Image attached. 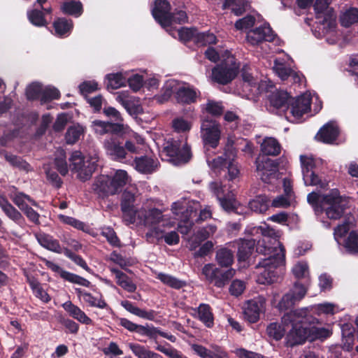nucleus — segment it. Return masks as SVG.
<instances>
[{"label":"nucleus","instance_id":"f257e3e1","mask_svg":"<svg viewBox=\"0 0 358 358\" xmlns=\"http://www.w3.org/2000/svg\"><path fill=\"white\" fill-rule=\"evenodd\" d=\"M309 308H302L285 313L282 317V323L285 327L291 326L287 335L288 345L293 346L302 344L306 339L324 340L331 335L328 328L313 327H308V315Z\"/></svg>","mask_w":358,"mask_h":358},{"label":"nucleus","instance_id":"f03ea898","mask_svg":"<svg viewBox=\"0 0 358 358\" xmlns=\"http://www.w3.org/2000/svg\"><path fill=\"white\" fill-rule=\"evenodd\" d=\"M267 258L262 259L257 266V278L259 284L270 285L278 282L285 261V251L280 241H273V248Z\"/></svg>","mask_w":358,"mask_h":358},{"label":"nucleus","instance_id":"7ed1b4c3","mask_svg":"<svg viewBox=\"0 0 358 358\" xmlns=\"http://www.w3.org/2000/svg\"><path fill=\"white\" fill-rule=\"evenodd\" d=\"M329 4V0H315L313 7L317 25L312 31L315 37L325 38L329 43L333 44L337 40L336 15Z\"/></svg>","mask_w":358,"mask_h":358},{"label":"nucleus","instance_id":"20e7f679","mask_svg":"<svg viewBox=\"0 0 358 358\" xmlns=\"http://www.w3.org/2000/svg\"><path fill=\"white\" fill-rule=\"evenodd\" d=\"M136 222L143 224L150 228L146 233V237L155 238L157 241L163 237L164 231L162 227H173L175 220H170L166 215H162L161 210L150 207L148 203L143 204L142 208L137 210Z\"/></svg>","mask_w":358,"mask_h":358},{"label":"nucleus","instance_id":"39448f33","mask_svg":"<svg viewBox=\"0 0 358 358\" xmlns=\"http://www.w3.org/2000/svg\"><path fill=\"white\" fill-rule=\"evenodd\" d=\"M130 180L126 171L116 170L111 176L101 175L93 184V189L99 196L117 194Z\"/></svg>","mask_w":358,"mask_h":358},{"label":"nucleus","instance_id":"423d86ee","mask_svg":"<svg viewBox=\"0 0 358 358\" xmlns=\"http://www.w3.org/2000/svg\"><path fill=\"white\" fill-rule=\"evenodd\" d=\"M200 208V204L193 200L181 199L172 205V212L176 215L175 220H180L178 224L180 232L187 234L193 224V217L196 215V211Z\"/></svg>","mask_w":358,"mask_h":358},{"label":"nucleus","instance_id":"0eeeda50","mask_svg":"<svg viewBox=\"0 0 358 358\" xmlns=\"http://www.w3.org/2000/svg\"><path fill=\"white\" fill-rule=\"evenodd\" d=\"M162 160H166L175 165L187 162L192 157V152L186 139L167 141L160 152Z\"/></svg>","mask_w":358,"mask_h":358},{"label":"nucleus","instance_id":"6e6552de","mask_svg":"<svg viewBox=\"0 0 358 358\" xmlns=\"http://www.w3.org/2000/svg\"><path fill=\"white\" fill-rule=\"evenodd\" d=\"M245 234L251 236H262L257 241V251L262 254H270L273 248V241H279L280 234L268 225L256 227L253 224L247 226Z\"/></svg>","mask_w":358,"mask_h":358},{"label":"nucleus","instance_id":"1a4fd4ad","mask_svg":"<svg viewBox=\"0 0 358 358\" xmlns=\"http://www.w3.org/2000/svg\"><path fill=\"white\" fill-rule=\"evenodd\" d=\"M70 167L73 172L81 180H88L97 166L98 156L94 154L92 156L85 157L83 154L76 150L69 157Z\"/></svg>","mask_w":358,"mask_h":358},{"label":"nucleus","instance_id":"9d476101","mask_svg":"<svg viewBox=\"0 0 358 358\" xmlns=\"http://www.w3.org/2000/svg\"><path fill=\"white\" fill-rule=\"evenodd\" d=\"M220 65L212 70L211 79L219 84L225 85L231 82L237 75L238 65L234 57L226 50L222 55Z\"/></svg>","mask_w":358,"mask_h":358},{"label":"nucleus","instance_id":"9b49d317","mask_svg":"<svg viewBox=\"0 0 358 358\" xmlns=\"http://www.w3.org/2000/svg\"><path fill=\"white\" fill-rule=\"evenodd\" d=\"M348 204V201L340 196L337 189H332L323 197L322 209L328 218L337 220L343 215Z\"/></svg>","mask_w":358,"mask_h":358},{"label":"nucleus","instance_id":"f8f14e48","mask_svg":"<svg viewBox=\"0 0 358 358\" xmlns=\"http://www.w3.org/2000/svg\"><path fill=\"white\" fill-rule=\"evenodd\" d=\"M201 273L209 283L218 288H222L235 275L236 271L234 268L224 271L213 264H207L202 268Z\"/></svg>","mask_w":358,"mask_h":358},{"label":"nucleus","instance_id":"ddd939ff","mask_svg":"<svg viewBox=\"0 0 358 358\" xmlns=\"http://www.w3.org/2000/svg\"><path fill=\"white\" fill-rule=\"evenodd\" d=\"M210 189L217 196L221 207L226 211H234L238 214H243L244 211L238 201L234 199L232 192L225 194L224 187L220 182H212L209 185Z\"/></svg>","mask_w":358,"mask_h":358},{"label":"nucleus","instance_id":"4468645a","mask_svg":"<svg viewBox=\"0 0 358 358\" xmlns=\"http://www.w3.org/2000/svg\"><path fill=\"white\" fill-rule=\"evenodd\" d=\"M306 294V287L302 284L296 282L289 292L285 294L276 305L275 303L278 294L276 292H273L271 294V303L280 310H287L294 306L296 302L301 300Z\"/></svg>","mask_w":358,"mask_h":358},{"label":"nucleus","instance_id":"2eb2a0df","mask_svg":"<svg viewBox=\"0 0 358 358\" xmlns=\"http://www.w3.org/2000/svg\"><path fill=\"white\" fill-rule=\"evenodd\" d=\"M311 95L306 92L301 96L293 99L290 96L289 108L285 113L286 117L292 122L299 120L310 109Z\"/></svg>","mask_w":358,"mask_h":358},{"label":"nucleus","instance_id":"dca6fc26","mask_svg":"<svg viewBox=\"0 0 358 358\" xmlns=\"http://www.w3.org/2000/svg\"><path fill=\"white\" fill-rule=\"evenodd\" d=\"M201 138L205 146L215 148L221 137L220 124L213 119H205L201 124Z\"/></svg>","mask_w":358,"mask_h":358},{"label":"nucleus","instance_id":"f3484780","mask_svg":"<svg viewBox=\"0 0 358 358\" xmlns=\"http://www.w3.org/2000/svg\"><path fill=\"white\" fill-rule=\"evenodd\" d=\"M26 95L28 99H39L41 104H43L52 99H58L59 92L53 87H43L40 83H33L27 87Z\"/></svg>","mask_w":358,"mask_h":358},{"label":"nucleus","instance_id":"a211bd4d","mask_svg":"<svg viewBox=\"0 0 358 358\" xmlns=\"http://www.w3.org/2000/svg\"><path fill=\"white\" fill-rule=\"evenodd\" d=\"M258 176L265 183L275 184L278 181L277 165L275 162L265 156H259L256 160Z\"/></svg>","mask_w":358,"mask_h":358},{"label":"nucleus","instance_id":"6ab92c4d","mask_svg":"<svg viewBox=\"0 0 358 358\" xmlns=\"http://www.w3.org/2000/svg\"><path fill=\"white\" fill-rule=\"evenodd\" d=\"M136 189L134 187H127L123 192L121 201V210L123 220L127 224H133L136 221L137 210L134 209Z\"/></svg>","mask_w":358,"mask_h":358},{"label":"nucleus","instance_id":"aec40b11","mask_svg":"<svg viewBox=\"0 0 358 358\" xmlns=\"http://www.w3.org/2000/svg\"><path fill=\"white\" fill-rule=\"evenodd\" d=\"M290 60L291 59L288 56L283 59H275L273 70L282 80H286L290 78L293 83H301L303 77L300 73L296 72L291 68L289 64Z\"/></svg>","mask_w":358,"mask_h":358},{"label":"nucleus","instance_id":"412c9836","mask_svg":"<svg viewBox=\"0 0 358 358\" xmlns=\"http://www.w3.org/2000/svg\"><path fill=\"white\" fill-rule=\"evenodd\" d=\"M243 92L248 99L256 100V96L263 91L264 83L255 78L252 73L244 69L242 72Z\"/></svg>","mask_w":358,"mask_h":358},{"label":"nucleus","instance_id":"4be33fe9","mask_svg":"<svg viewBox=\"0 0 358 358\" xmlns=\"http://www.w3.org/2000/svg\"><path fill=\"white\" fill-rule=\"evenodd\" d=\"M274 38L275 34L266 23L250 30L246 36L248 43L252 45H257L263 41H273Z\"/></svg>","mask_w":358,"mask_h":358},{"label":"nucleus","instance_id":"5701e85b","mask_svg":"<svg viewBox=\"0 0 358 358\" xmlns=\"http://www.w3.org/2000/svg\"><path fill=\"white\" fill-rule=\"evenodd\" d=\"M266 299L262 296H258L248 301L244 307V317L251 323L256 322L262 313L265 310Z\"/></svg>","mask_w":358,"mask_h":358},{"label":"nucleus","instance_id":"b1692460","mask_svg":"<svg viewBox=\"0 0 358 358\" xmlns=\"http://www.w3.org/2000/svg\"><path fill=\"white\" fill-rule=\"evenodd\" d=\"M169 10L170 4L166 0H156L152 9L154 18L165 30H169V25L172 23Z\"/></svg>","mask_w":358,"mask_h":358},{"label":"nucleus","instance_id":"393cba45","mask_svg":"<svg viewBox=\"0 0 358 358\" xmlns=\"http://www.w3.org/2000/svg\"><path fill=\"white\" fill-rule=\"evenodd\" d=\"M234 143V138L231 136H229L227 139V143L225 147V155H226V161L227 165L226 168L228 170V178L229 180H234L238 177L240 174V170L235 162L236 158V150L233 148V145Z\"/></svg>","mask_w":358,"mask_h":358},{"label":"nucleus","instance_id":"a878e982","mask_svg":"<svg viewBox=\"0 0 358 358\" xmlns=\"http://www.w3.org/2000/svg\"><path fill=\"white\" fill-rule=\"evenodd\" d=\"M103 148L112 159L122 162L127 158V152L121 143L115 138H108L104 140Z\"/></svg>","mask_w":358,"mask_h":358},{"label":"nucleus","instance_id":"bb28decb","mask_svg":"<svg viewBox=\"0 0 358 358\" xmlns=\"http://www.w3.org/2000/svg\"><path fill=\"white\" fill-rule=\"evenodd\" d=\"M200 92L188 83H182L179 87L176 99L178 103L189 104L196 101Z\"/></svg>","mask_w":358,"mask_h":358},{"label":"nucleus","instance_id":"cd10ccee","mask_svg":"<svg viewBox=\"0 0 358 358\" xmlns=\"http://www.w3.org/2000/svg\"><path fill=\"white\" fill-rule=\"evenodd\" d=\"M269 102L273 108L286 113L290 102V96L286 91H276L269 96Z\"/></svg>","mask_w":358,"mask_h":358},{"label":"nucleus","instance_id":"c85d7f7f","mask_svg":"<svg viewBox=\"0 0 358 358\" xmlns=\"http://www.w3.org/2000/svg\"><path fill=\"white\" fill-rule=\"evenodd\" d=\"M338 135V129L335 122H330L325 124L317 134V140L326 143H333Z\"/></svg>","mask_w":358,"mask_h":358},{"label":"nucleus","instance_id":"c756f323","mask_svg":"<svg viewBox=\"0 0 358 358\" xmlns=\"http://www.w3.org/2000/svg\"><path fill=\"white\" fill-rule=\"evenodd\" d=\"M134 166L136 171L143 173H150L158 166V161L149 157H141L135 159Z\"/></svg>","mask_w":358,"mask_h":358},{"label":"nucleus","instance_id":"7c9ffc66","mask_svg":"<svg viewBox=\"0 0 358 358\" xmlns=\"http://www.w3.org/2000/svg\"><path fill=\"white\" fill-rule=\"evenodd\" d=\"M110 133L118 134L120 136H129L134 138L138 144H142L144 143V138H143L137 133L133 131L127 125L110 122Z\"/></svg>","mask_w":358,"mask_h":358},{"label":"nucleus","instance_id":"2f4dec72","mask_svg":"<svg viewBox=\"0 0 358 358\" xmlns=\"http://www.w3.org/2000/svg\"><path fill=\"white\" fill-rule=\"evenodd\" d=\"M110 271L114 275L116 282L119 286L129 292H135L136 289V285L124 273L115 268H111Z\"/></svg>","mask_w":358,"mask_h":358},{"label":"nucleus","instance_id":"473e14b6","mask_svg":"<svg viewBox=\"0 0 358 358\" xmlns=\"http://www.w3.org/2000/svg\"><path fill=\"white\" fill-rule=\"evenodd\" d=\"M36 237L42 247L57 253L62 252V249L58 241L53 238L52 236L46 234L40 233L37 234Z\"/></svg>","mask_w":358,"mask_h":358},{"label":"nucleus","instance_id":"72a5a7b5","mask_svg":"<svg viewBox=\"0 0 358 358\" xmlns=\"http://www.w3.org/2000/svg\"><path fill=\"white\" fill-rule=\"evenodd\" d=\"M255 239H242L237 242L238 244V258L239 261H245L252 254L255 245Z\"/></svg>","mask_w":358,"mask_h":358},{"label":"nucleus","instance_id":"f704fd0d","mask_svg":"<svg viewBox=\"0 0 358 358\" xmlns=\"http://www.w3.org/2000/svg\"><path fill=\"white\" fill-rule=\"evenodd\" d=\"M76 292L80 298L92 307L104 308L106 307V303L102 299L101 295L99 297L93 296L90 293L85 292L80 288L76 289Z\"/></svg>","mask_w":358,"mask_h":358},{"label":"nucleus","instance_id":"c9c22d12","mask_svg":"<svg viewBox=\"0 0 358 358\" xmlns=\"http://www.w3.org/2000/svg\"><path fill=\"white\" fill-rule=\"evenodd\" d=\"M127 73H110L106 76V83L107 88L117 90L126 86Z\"/></svg>","mask_w":358,"mask_h":358},{"label":"nucleus","instance_id":"e433bc0d","mask_svg":"<svg viewBox=\"0 0 358 358\" xmlns=\"http://www.w3.org/2000/svg\"><path fill=\"white\" fill-rule=\"evenodd\" d=\"M192 349L194 350V352L195 353H196L199 356H200L202 358H227V352L220 348L216 349L215 352H211L202 345H197V344H193L192 345Z\"/></svg>","mask_w":358,"mask_h":358},{"label":"nucleus","instance_id":"4c0bfd02","mask_svg":"<svg viewBox=\"0 0 358 358\" xmlns=\"http://www.w3.org/2000/svg\"><path fill=\"white\" fill-rule=\"evenodd\" d=\"M182 82H179L174 79H170L166 81L162 87V94L158 98L159 102H163L168 100L173 93L177 94L179 91V87L182 85Z\"/></svg>","mask_w":358,"mask_h":358},{"label":"nucleus","instance_id":"58836bf2","mask_svg":"<svg viewBox=\"0 0 358 358\" xmlns=\"http://www.w3.org/2000/svg\"><path fill=\"white\" fill-rule=\"evenodd\" d=\"M197 317L208 328L212 327L214 324L213 314L208 304H200L197 308Z\"/></svg>","mask_w":358,"mask_h":358},{"label":"nucleus","instance_id":"ea45409f","mask_svg":"<svg viewBox=\"0 0 358 358\" xmlns=\"http://www.w3.org/2000/svg\"><path fill=\"white\" fill-rule=\"evenodd\" d=\"M261 151L265 155L275 156L280 152V145L275 138L267 137L261 144Z\"/></svg>","mask_w":358,"mask_h":358},{"label":"nucleus","instance_id":"a19ab883","mask_svg":"<svg viewBox=\"0 0 358 358\" xmlns=\"http://www.w3.org/2000/svg\"><path fill=\"white\" fill-rule=\"evenodd\" d=\"M55 33L59 36H67L73 29V22L64 18H58L53 23Z\"/></svg>","mask_w":358,"mask_h":358},{"label":"nucleus","instance_id":"79ce46f5","mask_svg":"<svg viewBox=\"0 0 358 358\" xmlns=\"http://www.w3.org/2000/svg\"><path fill=\"white\" fill-rule=\"evenodd\" d=\"M85 133V128L79 124H73L69 127L65 135V139L68 144L76 143Z\"/></svg>","mask_w":358,"mask_h":358},{"label":"nucleus","instance_id":"37998d69","mask_svg":"<svg viewBox=\"0 0 358 358\" xmlns=\"http://www.w3.org/2000/svg\"><path fill=\"white\" fill-rule=\"evenodd\" d=\"M155 277L163 284L171 288L180 289L185 285V282L183 281L180 280L171 275L160 272H155Z\"/></svg>","mask_w":358,"mask_h":358},{"label":"nucleus","instance_id":"c03bdc74","mask_svg":"<svg viewBox=\"0 0 358 358\" xmlns=\"http://www.w3.org/2000/svg\"><path fill=\"white\" fill-rule=\"evenodd\" d=\"M61 10L64 13L76 17L80 16L83 11L82 3L74 1L64 3L61 6Z\"/></svg>","mask_w":358,"mask_h":358},{"label":"nucleus","instance_id":"a18cd8bd","mask_svg":"<svg viewBox=\"0 0 358 358\" xmlns=\"http://www.w3.org/2000/svg\"><path fill=\"white\" fill-rule=\"evenodd\" d=\"M28 282L34 295L42 301L48 303L50 297L45 290L43 289L39 282L34 278H27Z\"/></svg>","mask_w":358,"mask_h":358},{"label":"nucleus","instance_id":"49530a36","mask_svg":"<svg viewBox=\"0 0 358 358\" xmlns=\"http://www.w3.org/2000/svg\"><path fill=\"white\" fill-rule=\"evenodd\" d=\"M269 200L266 196L260 195L249 202L250 208L256 213H262L268 210Z\"/></svg>","mask_w":358,"mask_h":358},{"label":"nucleus","instance_id":"de8ad7c7","mask_svg":"<svg viewBox=\"0 0 358 358\" xmlns=\"http://www.w3.org/2000/svg\"><path fill=\"white\" fill-rule=\"evenodd\" d=\"M129 347L132 352L138 357V358H159L160 355L156 352H154L148 349L145 348L144 346L136 344V343H129Z\"/></svg>","mask_w":358,"mask_h":358},{"label":"nucleus","instance_id":"09e8293b","mask_svg":"<svg viewBox=\"0 0 358 358\" xmlns=\"http://www.w3.org/2000/svg\"><path fill=\"white\" fill-rule=\"evenodd\" d=\"M302 176L304 184L306 186H318L320 187H324L327 184L326 182L322 180L313 170L304 172L302 173Z\"/></svg>","mask_w":358,"mask_h":358},{"label":"nucleus","instance_id":"8fccbe9b","mask_svg":"<svg viewBox=\"0 0 358 358\" xmlns=\"http://www.w3.org/2000/svg\"><path fill=\"white\" fill-rule=\"evenodd\" d=\"M10 196L15 205H17L18 208L22 210L28 206L27 202L31 203L34 206L36 205L34 200H32L29 196L22 192H10Z\"/></svg>","mask_w":358,"mask_h":358},{"label":"nucleus","instance_id":"3c124183","mask_svg":"<svg viewBox=\"0 0 358 358\" xmlns=\"http://www.w3.org/2000/svg\"><path fill=\"white\" fill-rule=\"evenodd\" d=\"M342 26L348 27L358 21V8H351L343 13L340 17Z\"/></svg>","mask_w":358,"mask_h":358},{"label":"nucleus","instance_id":"603ef678","mask_svg":"<svg viewBox=\"0 0 358 358\" xmlns=\"http://www.w3.org/2000/svg\"><path fill=\"white\" fill-rule=\"evenodd\" d=\"M66 158V154L63 149L57 150L55 164L57 171L63 176H65L69 171V166Z\"/></svg>","mask_w":358,"mask_h":358},{"label":"nucleus","instance_id":"864d4df0","mask_svg":"<svg viewBox=\"0 0 358 358\" xmlns=\"http://www.w3.org/2000/svg\"><path fill=\"white\" fill-rule=\"evenodd\" d=\"M215 258L218 264L222 267L230 266L234 261L233 253L226 248L219 250L217 252Z\"/></svg>","mask_w":358,"mask_h":358},{"label":"nucleus","instance_id":"5fc2aeb1","mask_svg":"<svg viewBox=\"0 0 358 358\" xmlns=\"http://www.w3.org/2000/svg\"><path fill=\"white\" fill-rule=\"evenodd\" d=\"M0 206L6 215L15 222H19L22 215L10 203L3 197H0Z\"/></svg>","mask_w":358,"mask_h":358},{"label":"nucleus","instance_id":"6e6d98bb","mask_svg":"<svg viewBox=\"0 0 358 358\" xmlns=\"http://www.w3.org/2000/svg\"><path fill=\"white\" fill-rule=\"evenodd\" d=\"M192 127V122L183 117H178L173 120L172 127L178 133H187Z\"/></svg>","mask_w":358,"mask_h":358},{"label":"nucleus","instance_id":"4d7b16f0","mask_svg":"<svg viewBox=\"0 0 358 358\" xmlns=\"http://www.w3.org/2000/svg\"><path fill=\"white\" fill-rule=\"evenodd\" d=\"M170 19L172 21L171 24L169 25L168 29L166 31L169 32L171 35L173 37H176L175 32H173V29L174 28L175 24H183L187 22L188 17L186 13L183 10H178L174 12L172 15L170 14Z\"/></svg>","mask_w":358,"mask_h":358},{"label":"nucleus","instance_id":"13d9d810","mask_svg":"<svg viewBox=\"0 0 358 358\" xmlns=\"http://www.w3.org/2000/svg\"><path fill=\"white\" fill-rule=\"evenodd\" d=\"M313 308L317 315H334L341 310L336 304L329 302L316 304Z\"/></svg>","mask_w":358,"mask_h":358},{"label":"nucleus","instance_id":"bf43d9fd","mask_svg":"<svg viewBox=\"0 0 358 358\" xmlns=\"http://www.w3.org/2000/svg\"><path fill=\"white\" fill-rule=\"evenodd\" d=\"M225 152L223 156L212 158L207 154L206 162L208 166L215 172H220L227 165Z\"/></svg>","mask_w":358,"mask_h":358},{"label":"nucleus","instance_id":"052dcab7","mask_svg":"<svg viewBox=\"0 0 358 358\" xmlns=\"http://www.w3.org/2000/svg\"><path fill=\"white\" fill-rule=\"evenodd\" d=\"M292 273L296 278H306L309 275L308 264L305 262H296L292 268Z\"/></svg>","mask_w":358,"mask_h":358},{"label":"nucleus","instance_id":"680f3d73","mask_svg":"<svg viewBox=\"0 0 358 358\" xmlns=\"http://www.w3.org/2000/svg\"><path fill=\"white\" fill-rule=\"evenodd\" d=\"M268 335L276 341L280 340L285 335V329L277 323H271L266 329Z\"/></svg>","mask_w":358,"mask_h":358},{"label":"nucleus","instance_id":"e2e57ef3","mask_svg":"<svg viewBox=\"0 0 358 358\" xmlns=\"http://www.w3.org/2000/svg\"><path fill=\"white\" fill-rule=\"evenodd\" d=\"M27 16L30 22L38 27H42L47 24L43 14L41 11L36 9L28 11Z\"/></svg>","mask_w":358,"mask_h":358},{"label":"nucleus","instance_id":"0e129e2a","mask_svg":"<svg viewBox=\"0 0 358 358\" xmlns=\"http://www.w3.org/2000/svg\"><path fill=\"white\" fill-rule=\"evenodd\" d=\"M344 246L350 253L358 252V235L356 231H351L345 241Z\"/></svg>","mask_w":358,"mask_h":358},{"label":"nucleus","instance_id":"69168bd1","mask_svg":"<svg viewBox=\"0 0 358 358\" xmlns=\"http://www.w3.org/2000/svg\"><path fill=\"white\" fill-rule=\"evenodd\" d=\"M195 42L199 45H207L216 43V36L211 33H197Z\"/></svg>","mask_w":358,"mask_h":358},{"label":"nucleus","instance_id":"338daca9","mask_svg":"<svg viewBox=\"0 0 358 358\" xmlns=\"http://www.w3.org/2000/svg\"><path fill=\"white\" fill-rule=\"evenodd\" d=\"M294 196L284 195L276 197L272 201V206L275 208H286L291 206L294 201Z\"/></svg>","mask_w":358,"mask_h":358},{"label":"nucleus","instance_id":"774afa93","mask_svg":"<svg viewBox=\"0 0 358 358\" xmlns=\"http://www.w3.org/2000/svg\"><path fill=\"white\" fill-rule=\"evenodd\" d=\"M92 127L94 131L98 135H104L110 133L109 122L96 120L92 122Z\"/></svg>","mask_w":358,"mask_h":358}]
</instances>
